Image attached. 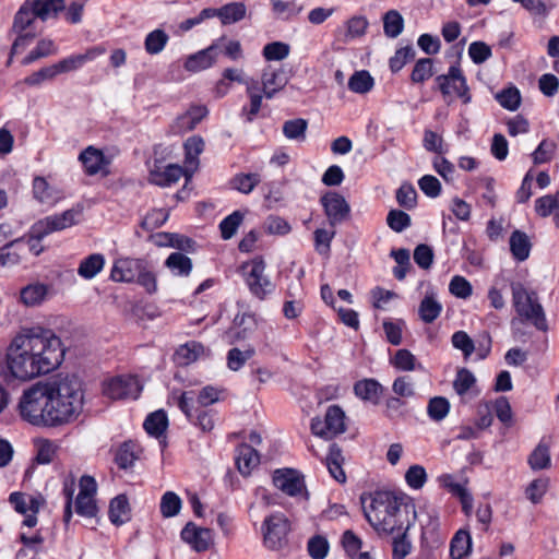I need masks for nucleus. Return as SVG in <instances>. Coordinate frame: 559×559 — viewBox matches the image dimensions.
Masks as SVG:
<instances>
[{
	"label": "nucleus",
	"instance_id": "nucleus-1",
	"mask_svg": "<svg viewBox=\"0 0 559 559\" xmlns=\"http://www.w3.org/2000/svg\"><path fill=\"white\" fill-rule=\"evenodd\" d=\"M61 341L51 331H29L16 335L7 352L10 374L22 381L56 369L63 359Z\"/></svg>",
	"mask_w": 559,
	"mask_h": 559
},
{
	"label": "nucleus",
	"instance_id": "nucleus-2",
	"mask_svg": "<svg viewBox=\"0 0 559 559\" xmlns=\"http://www.w3.org/2000/svg\"><path fill=\"white\" fill-rule=\"evenodd\" d=\"M364 512L379 534H397L393 540V559H404L412 549L406 532L417 516L414 503L404 496L376 491L370 496L369 507H365Z\"/></svg>",
	"mask_w": 559,
	"mask_h": 559
},
{
	"label": "nucleus",
	"instance_id": "nucleus-3",
	"mask_svg": "<svg viewBox=\"0 0 559 559\" xmlns=\"http://www.w3.org/2000/svg\"><path fill=\"white\" fill-rule=\"evenodd\" d=\"M50 427H59L78 419L83 411L84 394L76 377H66L48 383Z\"/></svg>",
	"mask_w": 559,
	"mask_h": 559
},
{
	"label": "nucleus",
	"instance_id": "nucleus-4",
	"mask_svg": "<svg viewBox=\"0 0 559 559\" xmlns=\"http://www.w3.org/2000/svg\"><path fill=\"white\" fill-rule=\"evenodd\" d=\"M48 392V383H36L22 393L17 409L24 421L36 427H50Z\"/></svg>",
	"mask_w": 559,
	"mask_h": 559
},
{
	"label": "nucleus",
	"instance_id": "nucleus-5",
	"mask_svg": "<svg viewBox=\"0 0 559 559\" xmlns=\"http://www.w3.org/2000/svg\"><path fill=\"white\" fill-rule=\"evenodd\" d=\"M512 301L518 314L531 321L537 329H546V318L543 307L533 292H528L522 284L511 285Z\"/></svg>",
	"mask_w": 559,
	"mask_h": 559
},
{
	"label": "nucleus",
	"instance_id": "nucleus-6",
	"mask_svg": "<svg viewBox=\"0 0 559 559\" xmlns=\"http://www.w3.org/2000/svg\"><path fill=\"white\" fill-rule=\"evenodd\" d=\"M266 264L261 257H257L242 264L241 270L245 283L252 296L264 300L275 292V284L265 274Z\"/></svg>",
	"mask_w": 559,
	"mask_h": 559
},
{
	"label": "nucleus",
	"instance_id": "nucleus-7",
	"mask_svg": "<svg viewBox=\"0 0 559 559\" xmlns=\"http://www.w3.org/2000/svg\"><path fill=\"white\" fill-rule=\"evenodd\" d=\"M176 399L177 406L185 414L187 419L200 428L203 432H210L216 421V412L210 408H200L194 404L193 392H182L179 396H173Z\"/></svg>",
	"mask_w": 559,
	"mask_h": 559
},
{
	"label": "nucleus",
	"instance_id": "nucleus-8",
	"mask_svg": "<svg viewBox=\"0 0 559 559\" xmlns=\"http://www.w3.org/2000/svg\"><path fill=\"white\" fill-rule=\"evenodd\" d=\"M436 83L448 103L451 102L448 98H451L452 95L461 98L464 104L471 103L472 95L466 78L457 64L451 66L445 74L438 75Z\"/></svg>",
	"mask_w": 559,
	"mask_h": 559
},
{
	"label": "nucleus",
	"instance_id": "nucleus-9",
	"mask_svg": "<svg viewBox=\"0 0 559 559\" xmlns=\"http://www.w3.org/2000/svg\"><path fill=\"white\" fill-rule=\"evenodd\" d=\"M290 530L288 519L280 512L266 516L262 523L263 544L270 550H280L287 543Z\"/></svg>",
	"mask_w": 559,
	"mask_h": 559
},
{
	"label": "nucleus",
	"instance_id": "nucleus-10",
	"mask_svg": "<svg viewBox=\"0 0 559 559\" xmlns=\"http://www.w3.org/2000/svg\"><path fill=\"white\" fill-rule=\"evenodd\" d=\"M345 429V413L337 405H332L326 409L324 419L313 418L311 420L312 433L326 440L343 433Z\"/></svg>",
	"mask_w": 559,
	"mask_h": 559
},
{
	"label": "nucleus",
	"instance_id": "nucleus-11",
	"mask_svg": "<svg viewBox=\"0 0 559 559\" xmlns=\"http://www.w3.org/2000/svg\"><path fill=\"white\" fill-rule=\"evenodd\" d=\"M142 391L140 380L135 376H118L106 380L103 393L110 400L138 399Z\"/></svg>",
	"mask_w": 559,
	"mask_h": 559
},
{
	"label": "nucleus",
	"instance_id": "nucleus-12",
	"mask_svg": "<svg viewBox=\"0 0 559 559\" xmlns=\"http://www.w3.org/2000/svg\"><path fill=\"white\" fill-rule=\"evenodd\" d=\"M274 486L287 496L308 500L302 475L293 468H280L273 473Z\"/></svg>",
	"mask_w": 559,
	"mask_h": 559
},
{
	"label": "nucleus",
	"instance_id": "nucleus-13",
	"mask_svg": "<svg viewBox=\"0 0 559 559\" xmlns=\"http://www.w3.org/2000/svg\"><path fill=\"white\" fill-rule=\"evenodd\" d=\"M80 491L75 499V512L85 518H94L97 514L95 495L97 485L92 476L84 475L79 483Z\"/></svg>",
	"mask_w": 559,
	"mask_h": 559
},
{
	"label": "nucleus",
	"instance_id": "nucleus-14",
	"mask_svg": "<svg viewBox=\"0 0 559 559\" xmlns=\"http://www.w3.org/2000/svg\"><path fill=\"white\" fill-rule=\"evenodd\" d=\"M320 203L332 227L343 223L349 216L350 206L337 192H326L321 197Z\"/></svg>",
	"mask_w": 559,
	"mask_h": 559
},
{
	"label": "nucleus",
	"instance_id": "nucleus-15",
	"mask_svg": "<svg viewBox=\"0 0 559 559\" xmlns=\"http://www.w3.org/2000/svg\"><path fill=\"white\" fill-rule=\"evenodd\" d=\"M144 260L134 258H118L114 261L110 278L119 283L135 282L136 276L143 270Z\"/></svg>",
	"mask_w": 559,
	"mask_h": 559
},
{
	"label": "nucleus",
	"instance_id": "nucleus-16",
	"mask_svg": "<svg viewBox=\"0 0 559 559\" xmlns=\"http://www.w3.org/2000/svg\"><path fill=\"white\" fill-rule=\"evenodd\" d=\"M181 539L198 552L205 551L213 543V533L210 528L197 526L189 522L180 533Z\"/></svg>",
	"mask_w": 559,
	"mask_h": 559
},
{
	"label": "nucleus",
	"instance_id": "nucleus-17",
	"mask_svg": "<svg viewBox=\"0 0 559 559\" xmlns=\"http://www.w3.org/2000/svg\"><path fill=\"white\" fill-rule=\"evenodd\" d=\"M207 112L205 106H191L171 123L170 128L173 133L182 134L193 130L206 117Z\"/></svg>",
	"mask_w": 559,
	"mask_h": 559
},
{
	"label": "nucleus",
	"instance_id": "nucleus-18",
	"mask_svg": "<svg viewBox=\"0 0 559 559\" xmlns=\"http://www.w3.org/2000/svg\"><path fill=\"white\" fill-rule=\"evenodd\" d=\"M105 51L106 50L104 47H100V46L93 47V48L86 50V52H84V53L69 56V57L58 61L57 63L53 64V68L56 70L57 74L72 72V71H75V70L80 69L81 67H83L86 62L93 61L97 57L104 55Z\"/></svg>",
	"mask_w": 559,
	"mask_h": 559
},
{
	"label": "nucleus",
	"instance_id": "nucleus-19",
	"mask_svg": "<svg viewBox=\"0 0 559 559\" xmlns=\"http://www.w3.org/2000/svg\"><path fill=\"white\" fill-rule=\"evenodd\" d=\"M258 321L253 313L242 312L235 316L233 328L227 332L230 344L248 338L257 329Z\"/></svg>",
	"mask_w": 559,
	"mask_h": 559
},
{
	"label": "nucleus",
	"instance_id": "nucleus-20",
	"mask_svg": "<svg viewBox=\"0 0 559 559\" xmlns=\"http://www.w3.org/2000/svg\"><path fill=\"white\" fill-rule=\"evenodd\" d=\"M51 294V286L40 282H33L20 290V302L25 307L43 305Z\"/></svg>",
	"mask_w": 559,
	"mask_h": 559
},
{
	"label": "nucleus",
	"instance_id": "nucleus-21",
	"mask_svg": "<svg viewBox=\"0 0 559 559\" xmlns=\"http://www.w3.org/2000/svg\"><path fill=\"white\" fill-rule=\"evenodd\" d=\"M261 84L263 95L271 99L277 92L282 91L286 86L287 78L282 69L267 66L262 72Z\"/></svg>",
	"mask_w": 559,
	"mask_h": 559
},
{
	"label": "nucleus",
	"instance_id": "nucleus-22",
	"mask_svg": "<svg viewBox=\"0 0 559 559\" xmlns=\"http://www.w3.org/2000/svg\"><path fill=\"white\" fill-rule=\"evenodd\" d=\"M247 8L242 2H231L219 9L206 8L205 16H217L223 25L237 23L245 19Z\"/></svg>",
	"mask_w": 559,
	"mask_h": 559
},
{
	"label": "nucleus",
	"instance_id": "nucleus-23",
	"mask_svg": "<svg viewBox=\"0 0 559 559\" xmlns=\"http://www.w3.org/2000/svg\"><path fill=\"white\" fill-rule=\"evenodd\" d=\"M217 59V46L211 45L193 55L185 62V69L189 72H200L211 68Z\"/></svg>",
	"mask_w": 559,
	"mask_h": 559
},
{
	"label": "nucleus",
	"instance_id": "nucleus-24",
	"mask_svg": "<svg viewBox=\"0 0 559 559\" xmlns=\"http://www.w3.org/2000/svg\"><path fill=\"white\" fill-rule=\"evenodd\" d=\"M79 160L82 163L85 173L90 176L100 173L108 164L103 152L94 146H88L81 152Z\"/></svg>",
	"mask_w": 559,
	"mask_h": 559
},
{
	"label": "nucleus",
	"instance_id": "nucleus-25",
	"mask_svg": "<svg viewBox=\"0 0 559 559\" xmlns=\"http://www.w3.org/2000/svg\"><path fill=\"white\" fill-rule=\"evenodd\" d=\"M33 193L36 200L44 204H56L63 198L62 192L55 186L48 183L44 177H36L33 180Z\"/></svg>",
	"mask_w": 559,
	"mask_h": 559
},
{
	"label": "nucleus",
	"instance_id": "nucleus-26",
	"mask_svg": "<svg viewBox=\"0 0 559 559\" xmlns=\"http://www.w3.org/2000/svg\"><path fill=\"white\" fill-rule=\"evenodd\" d=\"M32 3L33 2H28L27 0H25V2L21 5L19 11L15 13L12 24L13 33L33 32L34 24L38 16L35 13L34 9H32Z\"/></svg>",
	"mask_w": 559,
	"mask_h": 559
},
{
	"label": "nucleus",
	"instance_id": "nucleus-27",
	"mask_svg": "<svg viewBox=\"0 0 559 559\" xmlns=\"http://www.w3.org/2000/svg\"><path fill=\"white\" fill-rule=\"evenodd\" d=\"M205 347L195 341L187 342L180 345L175 353V361L180 366H188L199 358L205 356Z\"/></svg>",
	"mask_w": 559,
	"mask_h": 559
},
{
	"label": "nucleus",
	"instance_id": "nucleus-28",
	"mask_svg": "<svg viewBox=\"0 0 559 559\" xmlns=\"http://www.w3.org/2000/svg\"><path fill=\"white\" fill-rule=\"evenodd\" d=\"M260 463L258 452L249 444H241L237 448L236 464L239 472L248 476Z\"/></svg>",
	"mask_w": 559,
	"mask_h": 559
},
{
	"label": "nucleus",
	"instance_id": "nucleus-29",
	"mask_svg": "<svg viewBox=\"0 0 559 559\" xmlns=\"http://www.w3.org/2000/svg\"><path fill=\"white\" fill-rule=\"evenodd\" d=\"M24 237L15 238L0 247V266L13 267L21 263L22 254L19 245L23 242Z\"/></svg>",
	"mask_w": 559,
	"mask_h": 559
},
{
	"label": "nucleus",
	"instance_id": "nucleus-30",
	"mask_svg": "<svg viewBox=\"0 0 559 559\" xmlns=\"http://www.w3.org/2000/svg\"><path fill=\"white\" fill-rule=\"evenodd\" d=\"M105 266V257L102 253H93L84 258L78 267V274L84 280L94 278Z\"/></svg>",
	"mask_w": 559,
	"mask_h": 559
},
{
	"label": "nucleus",
	"instance_id": "nucleus-31",
	"mask_svg": "<svg viewBox=\"0 0 559 559\" xmlns=\"http://www.w3.org/2000/svg\"><path fill=\"white\" fill-rule=\"evenodd\" d=\"M531 241L528 236L521 231L514 230L510 237V251L518 261H524L531 252Z\"/></svg>",
	"mask_w": 559,
	"mask_h": 559
},
{
	"label": "nucleus",
	"instance_id": "nucleus-32",
	"mask_svg": "<svg viewBox=\"0 0 559 559\" xmlns=\"http://www.w3.org/2000/svg\"><path fill=\"white\" fill-rule=\"evenodd\" d=\"M382 391L381 384L374 379H365L355 383L354 392L356 396L373 404L378 403Z\"/></svg>",
	"mask_w": 559,
	"mask_h": 559
},
{
	"label": "nucleus",
	"instance_id": "nucleus-33",
	"mask_svg": "<svg viewBox=\"0 0 559 559\" xmlns=\"http://www.w3.org/2000/svg\"><path fill=\"white\" fill-rule=\"evenodd\" d=\"M109 520L115 525H121L130 519V508L126 496L120 495L114 498L109 504Z\"/></svg>",
	"mask_w": 559,
	"mask_h": 559
},
{
	"label": "nucleus",
	"instance_id": "nucleus-34",
	"mask_svg": "<svg viewBox=\"0 0 559 559\" xmlns=\"http://www.w3.org/2000/svg\"><path fill=\"white\" fill-rule=\"evenodd\" d=\"M185 175V170L178 165H168L163 170L151 173V181L157 186H170Z\"/></svg>",
	"mask_w": 559,
	"mask_h": 559
},
{
	"label": "nucleus",
	"instance_id": "nucleus-35",
	"mask_svg": "<svg viewBox=\"0 0 559 559\" xmlns=\"http://www.w3.org/2000/svg\"><path fill=\"white\" fill-rule=\"evenodd\" d=\"M64 229L57 214L47 216L32 226V235L36 240H41L51 233Z\"/></svg>",
	"mask_w": 559,
	"mask_h": 559
},
{
	"label": "nucleus",
	"instance_id": "nucleus-36",
	"mask_svg": "<svg viewBox=\"0 0 559 559\" xmlns=\"http://www.w3.org/2000/svg\"><path fill=\"white\" fill-rule=\"evenodd\" d=\"M32 3L40 21H46L49 17L56 16L57 13L64 9V0H27Z\"/></svg>",
	"mask_w": 559,
	"mask_h": 559
},
{
	"label": "nucleus",
	"instance_id": "nucleus-37",
	"mask_svg": "<svg viewBox=\"0 0 559 559\" xmlns=\"http://www.w3.org/2000/svg\"><path fill=\"white\" fill-rule=\"evenodd\" d=\"M168 426V418L164 411L159 409L150 414L144 420L143 427L145 431L155 438L164 435Z\"/></svg>",
	"mask_w": 559,
	"mask_h": 559
},
{
	"label": "nucleus",
	"instance_id": "nucleus-38",
	"mask_svg": "<svg viewBox=\"0 0 559 559\" xmlns=\"http://www.w3.org/2000/svg\"><path fill=\"white\" fill-rule=\"evenodd\" d=\"M391 364L401 371H424V366L408 349H399L391 359Z\"/></svg>",
	"mask_w": 559,
	"mask_h": 559
},
{
	"label": "nucleus",
	"instance_id": "nucleus-39",
	"mask_svg": "<svg viewBox=\"0 0 559 559\" xmlns=\"http://www.w3.org/2000/svg\"><path fill=\"white\" fill-rule=\"evenodd\" d=\"M165 265L176 276H188L192 270V262L189 257L181 252H173L165 261Z\"/></svg>",
	"mask_w": 559,
	"mask_h": 559
},
{
	"label": "nucleus",
	"instance_id": "nucleus-40",
	"mask_svg": "<svg viewBox=\"0 0 559 559\" xmlns=\"http://www.w3.org/2000/svg\"><path fill=\"white\" fill-rule=\"evenodd\" d=\"M325 466L335 480L338 483L346 480L345 473L342 468V453L335 444L330 445L329 454L325 457Z\"/></svg>",
	"mask_w": 559,
	"mask_h": 559
},
{
	"label": "nucleus",
	"instance_id": "nucleus-41",
	"mask_svg": "<svg viewBox=\"0 0 559 559\" xmlns=\"http://www.w3.org/2000/svg\"><path fill=\"white\" fill-rule=\"evenodd\" d=\"M472 540L468 532L460 530L455 533L450 544L452 559H462L471 551Z\"/></svg>",
	"mask_w": 559,
	"mask_h": 559
},
{
	"label": "nucleus",
	"instance_id": "nucleus-42",
	"mask_svg": "<svg viewBox=\"0 0 559 559\" xmlns=\"http://www.w3.org/2000/svg\"><path fill=\"white\" fill-rule=\"evenodd\" d=\"M441 310V304L432 295H427L419 305L418 313L425 323H432L440 316Z\"/></svg>",
	"mask_w": 559,
	"mask_h": 559
},
{
	"label": "nucleus",
	"instance_id": "nucleus-43",
	"mask_svg": "<svg viewBox=\"0 0 559 559\" xmlns=\"http://www.w3.org/2000/svg\"><path fill=\"white\" fill-rule=\"evenodd\" d=\"M57 50L58 49L53 40L48 38L40 39L36 47L32 49L29 53L23 59L22 63L24 66L31 64L37 59L55 55Z\"/></svg>",
	"mask_w": 559,
	"mask_h": 559
},
{
	"label": "nucleus",
	"instance_id": "nucleus-44",
	"mask_svg": "<svg viewBox=\"0 0 559 559\" xmlns=\"http://www.w3.org/2000/svg\"><path fill=\"white\" fill-rule=\"evenodd\" d=\"M373 78L368 71H356L348 80V88L357 94H366L373 87Z\"/></svg>",
	"mask_w": 559,
	"mask_h": 559
},
{
	"label": "nucleus",
	"instance_id": "nucleus-45",
	"mask_svg": "<svg viewBox=\"0 0 559 559\" xmlns=\"http://www.w3.org/2000/svg\"><path fill=\"white\" fill-rule=\"evenodd\" d=\"M254 354L255 349L251 346L247 347L245 350L234 347L227 353V367L233 371H238Z\"/></svg>",
	"mask_w": 559,
	"mask_h": 559
},
{
	"label": "nucleus",
	"instance_id": "nucleus-46",
	"mask_svg": "<svg viewBox=\"0 0 559 559\" xmlns=\"http://www.w3.org/2000/svg\"><path fill=\"white\" fill-rule=\"evenodd\" d=\"M273 12L281 19L289 20L298 15L304 7L297 2V0L283 1V0H271Z\"/></svg>",
	"mask_w": 559,
	"mask_h": 559
},
{
	"label": "nucleus",
	"instance_id": "nucleus-47",
	"mask_svg": "<svg viewBox=\"0 0 559 559\" xmlns=\"http://www.w3.org/2000/svg\"><path fill=\"white\" fill-rule=\"evenodd\" d=\"M559 211V190L555 194H547L535 200V212L540 217H547Z\"/></svg>",
	"mask_w": 559,
	"mask_h": 559
},
{
	"label": "nucleus",
	"instance_id": "nucleus-48",
	"mask_svg": "<svg viewBox=\"0 0 559 559\" xmlns=\"http://www.w3.org/2000/svg\"><path fill=\"white\" fill-rule=\"evenodd\" d=\"M168 35L163 29H154L145 37L144 47L147 53L157 55L164 50L168 43Z\"/></svg>",
	"mask_w": 559,
	"mask_h": 559
},
{
	"label": "nucleus",
	"instance_id": "nucleus-49",
	"mask_svg": "<svg viewBox=\"0 0 559 559\" xmlns=\"http://www.w3.org/2000/svg\"><path fill=\"white\" fill-rule=\"evenodd\" d=\"M35 448L36 462L39 464L51 463L58 449L57 444L53 441L44 438L35 440Z\"/></svg>",
	"mask_w": 559,
	"mask_h": 559
},
{
	"label": "nucleus",
	"instance_id": "nucleus-50",
	"mask_svg": "<svg viewBox=\"0 0 559 559\" xmlns=\"http://www.w3.org/2000/svg\"><path fill=\"white\" fill-rule=\"evenodd\" d=\"M404 28L403 16L395 10H390L383 17V29L388 37H397Z\"/></svg>",
	"mask_w": 559,
	"mask_h": 559
},
{
	"label": "nucleus",
	"instance_id": "nucleus-51",
	"mask_svg": "<svg viewBox=\"0 0 559 559\" xmlns=\"http://www.w3.org/2000/svg\"><path fill=\"white\" fill-rule=\"evenodd\" d=\"M204 150V141L199 135H192L185 142L186 163L195 168L198 166V157Z\"/></svg>",
	"mask_w": 559,
	"mask_h": 559
},
{
	"label": "nucleus",
	"instance_id": "nucleus-52",
	"mask_svg": "<svg viewBox=\"0 0 559 559\" xmlns=\"http://www.w3.org/2000/svg\"><path fill=\"white\" fill-rule=\"evenodd\" d=\"M308 123L305 119L298 118L288 120L283 126V133L289 140L304 141L306 139Z\"/></svg>",
	"mask_w": 559,
	"mask_h": 559
},
{
	"label": "nucleus",
	"instance_id": "nucleus-53",
	"mask_svg": "<svg viewBox=\"0 0 559 559\" xmlns=\"http://www.w3.org/2000/svg\"><path fill=\"white\" fill-rule=\"evenodd\" d=\"M496 99L503 108L514 111L521 104V94L516 87L510 86L497 93Z\"/></svg>",
	"mask_w": 559,
	"mask_h": 559
},
{
	"label": "nucleus",
	"instance_id": "nucleus-54",
	"mask_svg": "<svg viewBox=\"0 0 559 559\" xmlns=\"http://www.w3.org/2000/svg\"><path fill=\"white\" fill-rule=\"evenodd\" d=\"M261 179L258 174H238L231 180V186L237 191L249 194L259 183Z\"/></svg>",
	"mask_w": 559,
	"mask_h": 559
},
{
	"label": "nucleus",
	"instance_id": "nucleus-55",
	"mask_svg": "<svg viewBox=\"0 0 559 559\" xmlns=\"http://www.w3.org/2000/svg\"><path fill=\"white\" fill-rule=\"evenodd\" d=\"M181 499L174 491H166L160 499V513L164 518H173L180 512Z\"/></svg>",
	"mask_w": 559,
	"mask_h": 559
},
{
	"label": "nucleus",
	"instance_id": "nucleus-56",
	"mask_svg": "<svg viewBox=\"0 0 559 559\" xmlns=\"http://www.w3.org/2000/svg\"><path fill=\"white\" fill-rule=\"evenodd\" d=\"M433 75V66L430 58L419 59L412 71L411 81L414 84L424 83Z\"/></svg>",
	"mask_w": 559,
	"mask_h": 559
},
{
	"label": "nucleus",
	"instance_id": "nucleus-57",
	"mask_svg": "<svg viewBox=\"0 0 559 559\" xmlns=\"http://www.w3.org/2000/svg\"><path fill=\"white\" fill-rule=\"evenodd\" d=\"M532 469L538 471L550 466L549 449L546 444L539 443L528 457Z\"/></svg>",
	"mask_w": 559,
	"mask_h": 559
},
{
	"label": "nucleus",
	"instance_id": "nucleus-58",
	"mask_svg": "<svg viewBox=\"0 0 559 559\" xmlns=\"http://www.w3.org/2000/svg\"><path fill=\"white\" fill-rule=\"evenodd\" d=\"M243 221V214L240 211H235L231 214H229L227 217H225L219 223V229L222 234V238L227 240L234 237L236 234L238 227Z\"/></svg>",
	"mask_w": 559,
	"mask_h": 559
},
{
	"label": "nucleus",
	"instance_id": "nucleus-59",
	"mask_svg": "<svg viewBox=\"0 0 559 559\" xmlns=\"http://www.w3.org/2000/svg\"><path fill=\"white\" fill-rule=\"evenodd\" d=\"M450 411V403L445 397H432L427 406L428 416L435 420L440 421L447 417Z\"/></svg>",
	"mask_w": 559,
	"mask_h": 559
},
{
	"label": "nucleus",
	"instance_id": "nucleus-60",
	"mask_svg": "<svg viewBox=\"0 0 559 559\" xmlns=\"http://www.w3.org/2000/svg\"><path fill=\"white\" fill-rule=\"evenodd\" d=\"M221 391L212 385L202 388L198 394L193 393L194 404L200 408H207L210 405L219 401Z\"/></svg>",
	"mask_w": 559,
	"mask_h": 559
},
{
	"label": "nucleus",
	"instance_id": "nucleus-61",
	"mask_svg": "<svg viewBox=\"0 0 559 559\" xmlns=\"http://www.w3.org/2000/svg\"><path fill=\"white\" fill-rule=\"evenodd\" d=\"M549 487L548 478L534 479L526 488V498L534 504L539 503Z\"/></svg>",
	"mask_w": 559,
	"mask_h": 559
},
{
	"label": "nucleus",
	"instance_id": "nucleus-62",
	"mask_svg": "<svg viewBox=\"0 0 559 559\" xmlns=\"http://www.w3.org/2000/svg\"><path fill=\"white\" fill-rule=\"evenodd\" d=\"M309 556L312 559H324L329 552V542L321 535L311 537L307 545Z\"/></svg>",
	"mask_w": 559,
	"mask_h": 559
},
{
	"label": "nucleus",
	"instance_id": "nucleus-63",
	"mask_svg": "<svg viewBox=\"0 0 559 559\" xmlns=\"http://www.w3.org/2000/svg\"><path fill=\"white\" fill-rule=\"evenodd\" d=\"M135 444L131 441L124 442L119 447L116 453V463L121 468H128L134 463L136 455L134 453Z\"/></svg>",
	"mask_w": 559,
	"mask_h": 559
},
{
	"label": "nucleus",
	"instance_id": "nucleus-64",
	"mask_svg": "<svg viewBox=\"0 0 559 559\" xmlns=\"http://www.w3.org/2000/svg\"><path fill=\"white\" fill-rule=\"evenodd\" d=\"M405 328L403 320H386L383 322V330L388 342L392 345H400L402 343V332Z\"/></svg>",
	"mask_w": 559,
	"mask_h": 559
}]
</instances>
